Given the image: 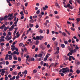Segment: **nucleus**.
Here are the masks:
<instances>
[{
	"label": "nucleus",
	"instance_id": "nucleus-1",
	"mask_svg": "<svg viewBox=\"0 0 80 80\" xmlns=\"http://www.w3.org/2000/svg\"><path fill=\"white\" fill-rule=\"evenodd\" d=\"M63 71H62V73H65V72L66 73H68L69 72H70V69L66 67V68H62Z\"/></svg>",
	"mask_w": 80,
	"mask_h": 80
},
{
	"label": "nucleus",
	"instance_id": "nucleus-2",
	"mask_svg": "<svg viewBox=\"0 0 80 80\" xmlns=\"http://www.w3.org/2000/svg\"><path fill=\"white\" fill-rule=\"evenodd\" d=\"M17 54V55H19V52H17L16 51H14L13 52L11 53L12 55H15Z\"/></svg>",
	"mask_w": 80,
	"mask_h": 80
},
{
	"label": "nucleus",
	"instance_id": "nucleus-3",
	"mask_svg": "<svg viewBox=\"0 0 80 80\" xmlns=\"http://www.w3.org/2000/svg\"><path fill=\"white\" fill-rule=\"evenodd\" d=\"M14 28V24H13L11 27L9 29V31H11V30H13V29Z\"/></svg>",
	"mask_w": 80,
	"mask_h": 80
},
{
	"label": "nucleus",
	"instance_id": "nucleus-4",
	"mask_svg": "<svg viewBox=\"0 0 80 80\" xmlns=\"http://www.w3.org/2000/svg\"><path fill=\"white\" fill-rule=\"evenodd\" d=\"M8 18V16L6 15L4 17H3V20L4 21H7V18Z\"/></svg>",
	"mask_w": 80,
	"mask_h": 80
},
{
	"label": "nucleus",
	"instance_id": "nucleus-5",
	"mask_svg": "<svg viewBox=\"0 0 80 80\" xmlns=\"http://www.w3.org/2000/svg\"><path fill=\"white\" fill-rule=\"evenodd\" d=\"M73 52H69V54L71 55H72V53H76V51L75 50H74Z\"/></svg>",
	"mask_w": 80,
	"mask_h": 80
},
{
	"label": "nucleus",
	"instance_id": "nucleus-6",
	"mask_svg": "<svg viewBox=\"0 0 80 80\" xmlns=\"http://www.w3.org/2000/svg\"><path fill=\"white\" fill-rule=\"evenodd\" d=\"M55 6L57 7V8H60V6L59 5V4L57 2L55 3Z\"/></svg>",
	"mask_w": 80,
	"mask_h": 80
},
{
	"label": "nucleus",
	"instance_id": "nucleus-7",
	"mask_svg": "<svg viewBox=\"0 0 80 80\" xmlns=\"http://www.w3.org/2000/svg\"><path fill=\"white\" fill-rule=\"evenodd\" d=\"M8 59H9V60H12V55H9V57L8 58Z\"/></svg>",
	"mask_w": 80,
	"mask_h": 80
},
{
	"label": "nucleus",
	"instance_id": "nucleus-8",
	"mask_svg": "<svg viewBox=\"0 0 80 80\" xmlns=\"http://www.w3.org/2000/svg\"><path fill=\"white\" fill-rule=\"evenodd\" d=\"M9 17H13V13H12L11 14H9L8 16V18Z\"/></svg>",
	"mask_w": 80,
	"mask_h": 80
},
{
	"label": "nucleus",
	"instance_id": "nucleus-9",
	"mask_svg": "<svg viewBox=\"0 0 80 80\" xmlns=\"http://www.w3.org/2000/svg\"><path fill=\"white\" fill-rule=\"evenodd\" d=\"M5 73V71H3L1 73V74L2 76L4 75V74Z\"/></svg>",
	"mask_w": 80,
	"mask_h": 80
},
{
	"label": "nucleus",
	"instance_id": "nucleus-10",
	"mask_svg": "<svg viewBox=\"0 0 80 80\" xmlns=\"http://www.w3.org/2000/svg\"><path fill=\"white\" fill-rule=\"evenodd\" d=\"M62 35L63 36V37H65V36H66L67 35V34L64 32H63L62 33Z\"/></svg>",
	"mask_w": 80,
	"mask_h": 80
},
{
	"label": "nucleus",
	"instance_id": "nucleus-11",
	"mask_svg": "<svg viewBox=\"0 0 80 80\" xmlns=\"http://www.w3.org/2000/svg\"><path fill=\"white\" fill-rule=\"evenodd\" d=\"M5 27V24L2 25V26H1L0 27V28L1 29H3L4 28V27Z\"/></svg>",
	"mask_w": 80,
	"mask_h": 80
},
{
	"label": "nucleus",
	"instance_id": "nucleus-12",
	"mask_svg": "<svg viewBox=\"0 0 80 80\" xmlns=\"http://www.w3.org/2000/svg\"><path fill=\"white\" fill-rule=\"evenodd\" d=\"M79 49V48L78 47L77 45L76 46L75 49L74 50H76V52H77V50H78Z\"/></svg>",
	"mask_w": 80,
	"mask_h": 80
},
{
	"label": "nucleus",
	"instance_id": "nucleus-13",
	"mask_svg": "<svg viewBox=\"0 0 80 80\" xmlns=\"http://www.w3.org/2000/svg\"><path fill=\"white\" fill-rule=\"evenodd\" d=\"M69 50L70 52H71V53H73V50H72V48H70L69 49Z\"/></svg>",
	"mask_w": 80,
	"mask_h": 80
},
{
	"label": "nucleus",
	"instance_id": "nucleus-14",
	"mask_svg": "<svg viewBox=\"0 0 80 80\" xmlns=\"http://www.w3.org/2000/svg\"><path fill=\"white\" fill-rule=\"evenodd\" d=\"M42 60H43V58L41 57V58H39L38 59V61H42Z\"/></svg>",
	"mask_w": 80,
	"mask_h": 80
},
{
	"label": "nucleus",
	"instance_id": "nucleus-15",
	"mask_svg": "<svg viewBox=\"0 0 80 80\" xmlns=\"http://www.w3.org/2000/svg\"><path fill=\"white\" fill-rule=\"evenodd\" d=\"M13 59L14 60H17V56H13Z\"/></svg>",
	"mask_w": 80,
	"mask_h": 80
},
{
	"label": "nucleus",
	"instance_id": "nucleus-16",
	"mask_svg": "<svg viewBox=\"0 0 80 80\" xmlns=\"http://www.w3.org/2000/svg\"><path fill=\"white\" fill-rule=\"evenodd\" d=\"M38 43H39V41L38 40H37L36 41V42L35 43V45H38Z\"/></svg>",
	"mask_w": 80,
	"mask_h": 80
},
{
	"label": "nucleus",
	"instance_id": "nucleus-17",
	"mask_svg": "<svg viewBox=\"0 0 80 80\" xmlns=\"http://www.w3.org/2000/svg\"><path fill=\"white\" fill-rule=\"evenodd\" d=\"M76 73H77V74H79L80 73V70L78 69L76 71Z\"/></svg>",
	"mask_w": 80,
	"mask_h": 80
},
{
	"label": "nucleus",
	"instance_id": "nucleus-18",
	"mask_svg": "<svg viewBox=\"0 0 80 80\" xmlns=\"http://www.w3.org/2000/svg\"><path fill=\"white\" fill-rule=\"evenodd\" d=\"M40 10H38L36 12V14H37V15H38V14L39 13H40Z\"/></svg>",
	"mask_w": 80,
	"mask_h": 80
},
{
	"label": "nucleus",
	"instance_id": "nucleus-19",
	"mask_svg": "<svg viewBox=\"0 0 80 80\" xmlns=\"http://www.w3.org/2000/svg\"><path fill=\"white\" fill-rule=\"evenodd\" d=\"M16 35L17 36V37L15 36V37H16V38H18V37H19L20 36V34H17L16 33Z\"/></svg>",
	"mask_w": 80,
	"mask_h": 80
},
{
	"label": "nucleus",
	"instance_id": "nucleus-20",
	"mask_svg": "<svg viewBox=\"0 0 80 80\" xmlns=\"http://www.w3.org/2000/svg\"><path fill=\"white\" fill-rule=\"evenodd\" d=\"M69 58H72V60H75V58L73 57V56H69Z\"/></svg>",
	"mask_w": 80,
	"mask_h": 80
},
{
	"label": "nucleus",
	"instance_id": "nucleus-21",
	"mask_svg": "<svg viewBox=\"0 0 80 80\" xmlns=\"http://www.w3.org/2000/svg\"><path fill=\"white\" fill-rule=\"evenodd\" d=\"M12 75H17V72L15 71L14 72H12Z\"/></svg>",
	"mask_w": 80,
	"mask_h": 80
},
{
	"label": "nucleus",
	"instance_id": "nucleus-22",
	"mask_svg": "<svg viewBox=\"0 0 80 80\" xmlns=\"http://www.w3.org/2000/svg\"><path fill=\"white\" fill-rule=\"evenodd\" d=\"M61 46L62 48H64L65 47V45H64V44H61Z\"/></svg>",
	"mask_w": 80,
	"mask_h": 80
},
{
	"label": "nucleus",
	"instance_id": "nucleus-23",
	"mask_svg": "<svg viewBox=\"0 0 80 80\" xmlns=\"http://www.w3.org/2000/svg\"><path fill=\"white\" fill-rule=\"evenodd\" d=\"M34 73H36L37 72V70L36 69H34L33 71Z\"/></svg>",
	"mask_w": 80,
	"mask_h": 80
},
{
	"label": "nucleus",
	"instance_id": "nucleus-24",
	"mask_svg": "<svg viewBox=\"0 0 80 80\" xmlns=\"http://www.w3.org/2000/svg\"><path fill=\"white\" fill-rule=\"evenodd\" d=\"M42 39H43V36H39V40H42Z\"/></svg>",
	"mask_w": 80,
	"mask_h": 80
},
{
	"label": "nucleus",
	"instance_id": "nucleus-25",
	"mask_svg": "<svg viewBox=\"0 0 80 80\" xmlns=\"http://www.w3.org/2000/svg\"><path fill=\"white\" fill-rule=\"evenodd\" d=\"M64 42L66 45L68 44V41H64Z\"/></svg>",
	"mask_w": 80,
	"mask_h": 80
},
{
	"label": "nucleus",
	"instance_id": "nucleus-26",
	"mask_svg": "<svg viewBox=\"0 0 80 80\" xmlns=\"http://www.w3.org/2000/svg\"><path fill=\"white\" fill-rule=\"evenodd\" d=\"M21 57H23V52H22L21 53Z\"/></svg>",
	"mask_w": 80,
	"mask_h": 80
},
{
	"label": "nucleus",
	"instance_id": "nucleus-27",
	"mask_svg": "<svg viewBox=\"0 0 80 80\" xmlns=\"http://www.w3.org/2000/svg\"><path fill=\"white\" fill-rule=\"evenodd\" d=\"M11 39H12V37L10 36L8 38L7 41L10 40H11Z\"/></svg>",
	"mask_w": 80,
	"mask_h": 80
},
{
	"label": "nucleus",
	"instance_id": "nucleus-28",
	"mask_svg": "<svg viewBox=\"0 0 80 80\" xmlns=\"http://www.w3.org/2000/svg\"><path fill=\"white\" fill-rule=\"evenodd\" d=\"M36 40H39V37L38 36H37L36 37Z\"/></svg>",
	"mask_w": 80,
	"mask_h": 80
},
{
	"label": "nucleus",
	"instance_id": "nucleus-29",
	"mask_svg": "<svg viewBox=\"0 0 80 80\" xmlns=\"http://www.w3.org/2000/svg\"><path fill=\"white\" fill-rule=\"evenodd\" d=\"M31 61H35V58H31L30 60Z\"/></svg>",
	"mask_w": 80,
	"mask_h": 80
},
{
	"label": "nucleus",
	"instance_id": "nucleus-30",
	"mask_svg": "<svg viewBox=\"0 0 80 80\" xmlns=\"http://www.w3.org/2000/svg\"><path fill=\"white\" fill-rule=\"evenodd\" d=\"M39 32H40L41 33H42L43 32V31L42 29H40Z\"/></svg>",
	"mask_w": 80,
	"mask_h": 80
},
{
	"label": "nucleus",
	"instance_id": "nucleus-31",
	"mask_svg": "<svg viewBox=\"0 0 80 80\" xmlns=\"http://www.w3.org/2000/svg\"><path fill=\"white\" fill-rule=\"evenodd\" d=\"M59 74H60L61 76H64V75H65V74L63 73L62 72L59 73Z\"/></svg>",
	"mask_w": 80,
	"mask_h": 80
},
{
	"label": "nucleus",
	"instance_id": "nucleus-32",
	"mask_svg": "<svg viewBox=\"0 0 80 80\" xmlns=\"http://www.w3.org/2000/svg\"><path fill=\"white\" fill-rule=\"evenodd\" d=\"M29 26L30 28H32V27H33V24H30Z\"/></svg>",
	"mask_w": 80,
	"mask_h": 80
},
{
	"label": "nucleus",
	"instance_id": "nucleus-33",
	"mask_svg": "<svg viewBox=\"0 0 80 80\" xmlns=\"http://www.w3.org/2000/svg\"><path fill=\"white\" fill-rule=\"evenodd\" d=\"M3 17H0V21H1V22H2V21H3Z\"/></svg>",
	"mask_w": 80,
	"mask_h": 80
},
{
	"label": "nucleus",
	"instance_id": "nucleus-34",
	"mask_svg": "<svg viewBox=\"0 0 80 80\" xmlns=\"http://www.w3.org/2000/svg\"><path fill=\"white\" fill-rule=\"evenodd\" d=\"M30 22L31 23H33L34 22V20L33 19H32L30 20Z\"/></svg>",
	"mask_w": 80,
	"mask_h": 80
},
{
	"label": "nucleus",
	"instance_id": "nucleus-35",
	"mask_svg": "<svg viewBox=\"0 0 80 80\" xmlns=\"http://www.w3.org/2000/svg\"><path fill=\"white\" fill-rule=\"evenodd\" d=\"M18 59L19 62H21V61H22V60H21V58H18Z\"/></svg>",
	"mask_w": 80,
	"mask_h": 80
},
{
	"label": "nucleus",
	"instance_id": "nucleus-36",
	"mask_svg": "<svg viewBox=\"0 0 80 80\" xmlns=\"http://www.w3.org/2000/svg\"><path fill=\"white\" fill-rule=\"evenodd\" d=\"M38 57H42V54H39L38 55Z\"/></svg>",
	"mask_w": 80,
	"mask_h": 80
},
{
	"label": "nucleus",
	"instance_id": "nucleus-37",
	"mask_svg": "<svg viewBox=\"0 0 80 80\" xmlns=\"http://www.w3.org/2000/svg\"><path fill=\"white\" fill-rule=\"evenodd\" d=\"M8 64H9V62H8V61H6V65H8Z\"/></svg>",
	"mask_w": 80,
	"mask_h": 80
},
{
	"label": "nucleus",
	"instance_id": "nucleus-38",
	"mask_svg": "<svg viewBox=\"0 0 80 80\" xmlns=\"http://www.w3.org/2000/svg\"><path fill=\"white\" fill-rule=\"evenodd\" d=\"M17 33V31L16 30H15L14 31V32H13V35H14V36H15V34Z\"/></svg>",
	"mask_w": 80,
	"mask_h": 80
},
{
	"label": "nucleus",
	"instance_id": "nucleus-39",
	"mask_svg": "<svg viewBox=\"0 0 80 80\" xmlns=\"http://www.w3.org/2000/svg\"><path fill=\"white\" fill-rule=\"evenodd\" d=\"M76 20H77V21L78 22H79L80 21V18H78L76 19Z\"/></svg>",
	"mask_w": 80,
	"mask_h": 80
},
{
	"label": "nucleus",
	"instance_id": "nucleus-40",
	"mask_svg": "<svg viewBox=\"0 0 80 80\" xmlns=\"http://www.w3.org/2000/svg\"><path fill=\"white\" fill-rule=\"evenodd\" d=\"M54 44H55V46H57V45H58V43L57 42H54Z\"/></svg>",
	"mask_w": 80,
	"mask_h": 80
},
{
	"label": "nucleus",
	"instance_id": "nucleus-41",
	"mask_svg": "<svg viewBox=\"0 0 80 80\" xmlns=\"http://www.w3.org/2000/svg\"><path fill=\"white\" fill-rule=\"evenodd\" d=\"M17 41H16L15 42H14L12 43L13 45H15V44H16V43H17Z\"/></svg>",
	"mask_w": 80,
	"mask_h": 80
},
{
	"label": "nucleus",
	"instance_id": "nucleus-42",
	"mask_svg": "<svg viewBox=\"0 0 80 80\" xmlns=\"http://www.w3.org/2000/svg\"><path fill=\"white\" fill-rule=\"evenodd\" d=\"M51 67H54L55 66V64L54 63H52L51 64Z\"/></svg>",
	"mask_w": 80,
	"mask_h": 80
},
{
	"label": "nucleus",
	"instance_id": "nucleus-43",
	"mask_svg": "<svg viewBox=\"0 0 80 80\" xmlns=\"http://www.w3.org/2000/svg\"><path fill=\"white\" fill-rule=\"evenodd\" d=\"M76 1L78 3L80 4V0H76Z\"/></svg>",
	"mask_w": 80,
	"mask_h": 80
},
{
	"label": "nucleus",
	"instance_id": "nucleus-44",
	"mask_svg": "<svg viewBox=\"0 0 80 80\" xmlns=\"http://www.w3.org/2000/svg\"><path fill=\"white\" fill-rule=\"evenodd\" d=\"M5 41V40L4 39H0V41L1 42H4Z\"/></svg>",
	"mask_w": 80,
	"mask_h": 80
},
{
	"label": "nucleus",
	"instance_id": "nucleus-45",
	"mask_svg": "<svg viewBox=\"0 0 80 80\" xmlns=\"http://www.w3.org/2000/svg\"><path fill=\"white\" fill-rule=\"evenodd\" d=\"M35 48V45H33L32 47V49H34Z\"/></svg>",
	"mask_w": 80,
	"mask_h": 80
},
{
	"label": "nucleus",
	"instance_id": "nucleus-46",
	"mask_svg": "<svg viewBox=\"0 0 80 80\" xmlns=\"http://www.w3.org/2000/svg\"><path fill=\"white\" fill-rule=\"evenodd\" d=\"M49 33V30L48 29L47 30V35Z\"/></svg>",
	"mask_w": 80,
	"mask_h": 80
},
{
	"label": "nucleus",
	"instance_id": "nucleus-47",
	"mask_svg": "<svg viewBox=\"0 0 80 80\" xmlns=\"http://www.w3.org/2000/svg\"><path fill=\"white\" fill-rule=\"evenodd\" d=\"M38 50V48H37L35 49V52H37Z\"/></svg>",
	"mask_w": 80,
	"mask_h": 80
},
{
	"label": "nucleus",
	"instance_id": "nucleus-48",
	"mask_svg": "<svg viewBox=\"0 0 80 80\" xmlns=\"http://www.w3.org/2000/svg\"><path fill=\"white\" fill-rule=\"evenodd\" d=\"M15 50H16V51L17 52H18V48H15Z\"/></svg>",
	"mask_w": 80,
	"mask_h": 80
},
{
	"label": "nucleus",
	"instance_id": "nucleus-49",
	"mask_svg": "<svg viewBox=\"0 0 80 80\" xmlns=\"http://www.w3.org/2000/svg\"><path fill=\"white\" fill-rule=\"evenodd\" d=\"M11 47H12V48H16V47H15V46H13V45H11Z\"/></svg>",
	"mask_w": 80,
	"mask_h": 80
},
{
	"label": "nucleus",
	"instance_id": "nucleus-50",
	"mask_svg": "<svg viewBox=\"0 0 80 80\" xmlns=\"http://www.w3.org/2000/svg\"><path fill=\"white\" fill-rule=\"evenodd\" d=\"M38 17H39V18H41V17H42V15H41V14H39L38 15Z\"/></svg>",
	"mask_w": 80,
	"mask_h": 80
},
{
	"label": "nucleus",
	"instance_id": "nucleus-51",
	"mask_svg": "<svg viewBox=\"0 0 80 80\" xmlns=\"http://www.w3.org/2000/svg\"><path fill=\"white\" fill-rule=\"evenodd\" d=\"M9 43H8L6 44V47H8V46H9Z\"/></svg>",
	"mask_w": 80,
	"mask_h": 80
},
{
	"label": "nucleus",
	"instance_id": "nucleus-52",
	"mask_svg": "<svg viewBox=\"0 0 80 80\" xmlns=\"http://www.w3.org/2000/svg\"><path fill=\"white\" fill-rule=\"evenodd\" d=\"M52 40L53 41H55V40H56V38H53L52 39Z\"/></svg>",
	"mask_w": 80,
	"mask_h": 80
},
{
	"label": "nucleus",
	"instance_id": "nucleus-53",
	"mask_svg": "<svg viewBox=\"0 0 80 80\" xmlns=\"http://www.w3.org/2000/svg\"><path fill=\"white\" fill-rule=\"evenodd\" d=\"M11 48L12 50V51H14V50H15V48Z\"/></svg>",
	"mask_w": 80,
	"mask_h": 80
},
{
	"label": "nucleus",
	"instance_id": "nucleus-54",
	"mask_svg": "<svg viewBox=\"0 0 80 80\" xmlns=\"http://www.w3.org/2000/svg\"><path fill=\"white\" fill-rule=\"evenodd\" d=\"M20 78V76L18 75L16 76V79H18Z\"/></svg>",
	"mask_w": 80,
	"mask_h": 80
},
{
	"label": "nucleus",
	"instance_id": "nucleus-55",
	"mask_svg": "<svg viewBox=\"0 0 80 80\" xmlns=\"http://www.w3.org/2000/svg\"><path fill=\"white\" fill-rule=\"evenodd\" d=\"M69 8L70 9H73V7L72 6H71V5H70V6Z\"/></svg>",
	"mask_w": 80,
	"mask_h": 80
},
{
	"label": "nucleus",
	"instance_id": "nucleus-56",
	"mask_svg": "<svg viewBox=\"0 0 80 80\" xmlns=\"http://www.w3.org/2000/svg\"><path fill=\"white\" fill-rule=\"evenodd\" d=\"M72 74L71 73H70L68 74V77H71V76H72Z\"/></svg>",
	"mask_w": 80,
	"mask_h": 80
},
{
	"label": "nucleus",
	"instance_id": "nucleus-57",
	"mask_svg": "<svg viewBox=\"0 0 80 80\" xmlns=\"http://www.w3.org/2000/svg\"><path fill=\"white\" fill-rule=\"evenodd\" d=\"M22 45H23V43H20V44H19L20 47H21V46H22Z\"/></svg>",
	"mask_w": 80,
	"mask_h": 80
},
{
	"label": "nucleus",
	"instance_id": "nucleus-58",
	"mask_svg": "<svg viewBox=\"0 0 80 80\" xmlns=\"http://www.w3.org/2000/svg\"><path fill=\"white\" fill-rule=\"evenodd\" d=\"M67 7H69V8L70 7V4H69L67 5Z\"/></svg>",
	"mask_w": 80,
	"mask_h": 80
},
{
	"label": "nucleus",
	"instance_id": "nucleus-59",
	"mask_svg": "<svg viewBox=\"0 0 80 80\" xmlns=\"http://www.w3.org/2000/svg\"><path fill=\"white\" fill-rule=\"evenodd\" d=\"M54 13L55 14H57V13H58V12L57 11H54Z\"/></svg>",
	"mask_w": 80,
	"mask_h": 80
},
{
	"label": "nucleus",
	"instance_id": "nucleus-60",
	"mask_svg": "<svg viewBox=\"0 0 80 80\" xmlns=\"http://www.w3.org/2000/svg\"><path fill=\"white\" fill-rule=\"evenodd\" d=\"M8 75V72H6V75H5V76H7Z\"/></svg>",
	"mask_w": 80,
	"mask_h": 80
},
{
	"label": "nucleus",
	"instance_id": "nucleus-61",
	"mask_svg": "<svg viewBox=\"0 0 80 80\" xmlns=\"http://www.w3.org/2000/svg\"><path fill=\"white\" fill-rule=\"evenodd\" d=\"M72 43L73 44H75V40L72 41Z\"/></svg>",
	"mask_w": 80,
	"mask_h": 80
},
{
	"label": "nucleus",
	"instance_id": "nucleus-62",
	"mask_svg": "<svg viewBox=\"0 0 80 80\" xmlns=\"http://www.w3.org/2000/svg\"><path fill=\"white\" fill-rule=\"evenodd\" d=\"M69 71L70 72H72V73H73V70H72V69H71L69 70Z\"/></svg>",
	"mask_w": 80,
	"mask_h": 80
},
{
	"label": "nucleus",
	"instance_id": "nucleus-63",
	"mask_svg": "<svg viewBox=\"0 0 80 80\" xmlns=\"http://www.w3.org/2000/svg\"><path fill=\"white\" fill-rule=\"evenodd\" d=\"M68 42H69V43H70L71 42H72V39H69L68 40Z\"/></svg>",
	"mask_w": 80,
	"mask_h": 80
},
{
	"label": "nucleus",
	"instance_id": "nucleus-64",
	"mask_svg": "<svg viewBox=\"0 0 80 80\" xmlns=\"http://www.w3.org/2000/svg\"><path fill=\"white\" fill-rule=\"evenodd\" d=\"M8 20H9V21H10L11 20V18L10 17L9 18H8Z\"/></svg>",
	"mask_w": 80,
	"mask_h": 80
}]
</instances>
